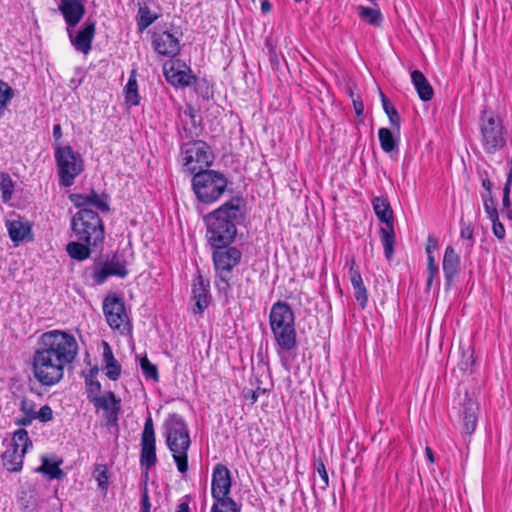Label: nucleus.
Here are the masks:
<instances>
[{
	"label": "nucleus",
	"instance_id": "nucleus-1",
	"mask_svg": "<svg viewBox=\"0 0 512 512\" xmlns=\"http://www.w3.org/2000/svg\"><path fill=\"white\" fill-rule=\"evenodd\" d=\"M245 215V201L233 197L219 208L204 216L207 239L212 247L227 246L234 241L237 228Z\"/></svg>",
	"mask_w": 512,
	"mask_h": 512
},
{
	"label": "nucleus",
	"instance_id": "nucleus-2",
	"mask_svg": "<svg viewBox=\"0 0 512 512\" xmlns=\"http://www.w3.org/2000/svg\"><path fill=\"white\" fill-rule=\"evenodd\" d=\"M166 445L171 451L177 469L184 474L188 471V450L191 446L189 430L184 419L170 414L163 424Z\"/></svg>",
	"mask_w": 512,
	"mask_h": 512
},
{
	"label": "nucleus",
	"instance_id": "nucleus-3",
	"mask_svg": "<svg viewBox=\"0 0 512 512\" xmlns=\"http://www.w3.org/2000/svg\"><path fill=\"white\" fill-rule=\"evenodd\" d=\"M35 349L72 364L78 356L79 346L74 335L54 329L39 336Z\"/></svg>",
	"mask_w": 512,
	"mask_h": 512
},
{
	"label": "nucleus",
	"instance_id": "nucleus-4",
	"mask_svg": "<svg viewBox=\"0 0 512 512\" xmlns=\"http://www.w3.org/2000/svg\"><path fill=\"white\" fill-rule=\"evenodd\" d=\"M227 177L216 170L199 171L191 179L192 191L203 204H212L220 199L228 186Z\"/></svg>",
	"mask_w": 512,
	"mask_h": 512
},
{
	"label": "nucleus",
	"instance_id": "nucleus-5",
	"mask_svg": "<svg viewBox=\"0 0 512 512\" xmlns=\"http://www.w3.org/2000/svg\"><path fill=\"white\" fill-rule=\"evenodd\" d=\"M71 228L78 240L97 248L103 244L105 229L97 212L80 209L71 220Z\"/></svg>",
	"mask_w": 512,
	"mask_h": 512
},
{
	"label": "nucleus",
	"instance_id": "nucleus-6",
	"mask_svg": "<svg viewBox=\"0 0 512 512\" xmlns=\"http://www.w3.org/2000/svg\"><path fill=\"white\" fill-rule=\"evenodd\" d=\"M70 365L38 349L33 352V376L43 386L51 387L58 384L64 377L65 368Z\"/></svg>",
	"mask_w": 512,
	"mask_h": 512
},
{
	"label": "nucleus",
	"instance_id": "nucleus-7",
	"mask_svg": "<svg viewBox=\"0 0 512 512\" xmlns=\"http://www.w3.org/2000/svg\"><path fill=\"white\" fill-rule=\"evenodd\" d=\"M54 157L60 186H72L84 170L83 157L70 145L63 146L61 143L55 145Z\"/></svg>",
	"mask_w": 512,
	"mask_h": 512
},
{
	"label": "nucleus",
	"instance_id": "nucleus-8",
	"mask_svg": "<svg viewBox=\"0 0 512 512\" xmlns=\"http://www.w3.org/2000/svg\"><path fill=\"white\" fill-rule=\"evenodd\" d=\"M213 263L216 272L215 286L219 292L227 294L230 289L231 273L242 257V253L235 247L219 246L213 247Z\"/></svg>",
	"mask_w": 512,
	"mask_h": 512
},
{
	"label": "nucleus",
	"instance_id": "nucleus-9",
	"mask_svg": "<svg viewBox=\"0 0 512 512\" xmlns=\"http://www.w3.org/2000/svg\"><path fill=\"white\" fill-rule=\"evenodd\" d=\"M181 155L184 171L192 177L199 171L209 170L214 160L210 146L202 140L184 143Z\"/></svg>",
	"mask_w": 512,
	"mask_h": 512
},
{
	"label": "nucleus",
	"instance_id": "nucleus-10",
	"mask_svg": "<svg viewBox=\"0 0 512 512\" xmlns=\"http://www.w3.org/2000/svg\"><path fill=\"white\" fill-rule=\"evenodd\" d=\"M103 313L108 325L122 334L130 331V321L122 297L108 295L103 301Z\"/></svg>",
	"mask_w": 512,
	"mask_h": 512
},
{
	"label": "nucleus",
	"instance_id": "nucleus-11",
	"mask_svg": "<svg viewBox=\"0 0 512 512\" xmlns=\"http://www.w3.org/2000/svg\"><path fill=\"white\" fill-rule=\"evenodd\" d=\"M141 452L140 465L144 469L145 475H148L149 469L157 462L156 456V437L154 424L151 415H149L144 423L141 434Z\"/></svg>",
	"mask_w": 512,
	"mask_h": 512
},
{
	"label": "nucleus",
	"instance_id": "nucleus-12",
	"mask_svg": "<svg viewBox=\"0 0 512 512\" xmlns=\"http://www.w3.org/2000/svg\"><path fill=\"white\" fill-rule=\"evenodd\" d=\"M453 408L458 410V418L462 432L467 436H471L477 426L479 412L478 402L466 391L463 396L459 395L458 407L454 406Z\"/></svg>",
	"mask_w": 512,
	"mask_h": 512
},
{
	"label": "nucleus",
	"instance_id": "nucleus-13",
	"mask_svg": "<svg viewBox=\"0 0 512 512\" xmlns=\"http://www.w3.org/2000/svg\"><path fill=\"white\" fill-rule=\"evenodd\" d=\"M163 73L167 82L175 87H187L196 80L190 67L180 60L167 61Z\"/></svg>",
	"mask_w": 512,
	"mask_h": 512
},
{
	"label": "nucleus",
	"instance_id": "nucleus-14",
	"mask_svg": "<svg viewBox=\"0 0 512 512\" xmlns=\"http://www.w3.org/2000/svg\"><path fill=\"white\" fill-rule=\"evenodd\" d=\"M481 133L483 147L487 153H495L504 146L505 139L502 133V126L494 117H490L487 121L483 122Z\"/></svg>",
	"mask_w": 512,
	"mask_h": 512
},
{
	"label": "nucleus",
	"instance_id": "nucleus-15",
	"mask_svg": "<svg viewBox=\"0 0 512 512\" xmlns=\"http://www.w3.org/2000/svg\"><path fill=\"white\" fill-rule=\"evenodd\" d=\"M127 274L128 270L125 262L114 256L111 260L96 263L92 272V278L95 284L100 285L110 276L125 278Z\"/></svg>",
	"mask_w": 512,
	"mask_h": 512
},
{
	"label": "nucleus",
	"instance_id": "nucleus-16",
	"mask_svg": "<svg viewBox=\"0 0 512 512\" xmlns=\"http://www.w3.org/2000/svg\"><path fill=\"white\" fill-rule=\"evenodd\" d=\"M232 487L231 473L224 464H217L213 468L211 481V494L213 499L230 497Z\"/></svg>",
	"mask_w": 512,
	"mask_h": 512
},
{
	"label": "nucleus",
	"instance_id": "nucleus-17",
	"mask_svg": "<svg viewBox=\"0 0 512 512\" xmlns=\"http://www.w3.org/2000/svg\"><path fill=\"white\" fill-rule=\"evenodd\" d=\"M89 400L97 409H102L105 412V418L108 424L115 425L117 423L118 415L121 410V402L112 391L104 395L96 394L89 398Z\"/></svg>",
	"mask_w": 512,
	"mask_h": 512
},
{
	"label": "nucleus",
	"instance_id": "nucleus-18",
	"mask_svg": "<svg viewBox=\"0 0 512 512\" xmlns=\"http://www.w3.org/2000/svg\"><path fill=\"white\" fill-rule=\"evenodd\" d=\"M271 330L295 326V316L289 304L277 301L272 305L269 315Z\"/></svg>",
	"mask_w": 512,
	"mask_h": 512
},
{
	"label": "nucleus",
	"instance_id": "nucleus-19",
	"mask_svg": "<svg viewBox=\"0 0 512 512\" xmlns=\"http://www.w3.org/2000/svg\"><path fill=\"white\" fill-rule=\"evenodd\" d=\"M386 115L391 128H386V153L394 152L400 142L401 117L392 103L386 98Z\"/></svg>",
	"mask_w": 512,
	"mask_h": 512
},
{
	"label": "nucleus",
	"instance_id": "nucleus-20",
	"mask_svg": "<svg viewBox=\"0 0 512 512\" xmlns=\"http://www.w3.org/2000/svg\"><path fill=\"white\" fill-rule=\"evenodd\" d=\"M152 46L155 52L166 57H175L180 52V42L174 34H153Z\"/></svg>",
	"mask_w": 512,
	"mask_h": 512
},
{
	"label": "nucleus",
	"instance_id": "nucleus-21",
	"mask_svg": "<svg viewBox=\"0 0 512 512\" xmlns=\"http://www.w3.org/2000/svg\"><path fill=\"white\" fill-rule=\"evenodd\" d=\"M209 281L198 274L193 283L192 294L195 301L194 313H202L210 303Z\"/></svg>",
	"mask_w": 512,
	"mask_h": 512
},
{
	"label": "nucleus",
	"instance_id": "nucleus-22",
	"mask_svg": "<svg viewBox=\"0 0 512 512\" xmlns=\"http://www.w3.org/2000/svg\"><path fill=\"white\" fill-rule=\"evenodd\" d=\"M443 272L446 289H449L460 272V256L452 246H447L443 256Z\"/></svg>",
	"mask_w": 512,
	"mask_h": 512
},
{
	"label": "nucleus",
	"instance_id": "nucleus-23",
	"mask_svg": "<svg viewBox=\"0 0 512 512\" xmlns=\"http://www.w3.org/2000/svg\"><path fill=\"white\" fill-rule=\"evenodd\" d=\"M59 10L68 27L76 26L82 19L85 7L82 0H60Z\"/></svg>",
	"mask_w": 512,
	"mask_h": 512
},
{
	"label": "nucleus",
	"instance_id": "nucleus-24",
	"mask_svg": "<svg viewBox=\"0 0 512 512\" xmlns=\"http://www.w3.org/2000/svg\"><path fill=\"white\" fill-rule=\"evenodd\" d=\"M272 333L278 347L277 353L283 360V353L291 351L297 346V333L295 326L273 330Z\"/></svg>",
	"mask_w": 512,
	"mask_h": 512
},
{
	"label": "nucleus",
	"instance_id": "nucleus-25",
	"mask_svg": "<svg viewBox=\"0 0 512 512\" xmlns=\"http://www.w3.org/2000/svg\"><path fill=\"white\" fill-rule=\"evenodd\" d=\"M6 227L9 237L14 243L26 240L31 233L30 224L27 221H22L21 219L7 221Z\"/></svg>",
	"mask_w": 512,
	"mask_h": 512
},
{
	"label": "nucleus",
	"instance_id": "nucleus-26",
	"mask_svg": "<svg viewBox=\"0 0 512 512\" xmlns=\"http://www.w3.org/2000/svg\"><path fill=\"white\" fill-rule=\"evenodd\" d=\"M411 80L422 101L427 102L433 98L434 90L421 71L414 70L411 73Z\"/></svg>",
	"mask_w": 512,
	"mask_h": 512
},
{
	"label": "nucleus",
	"instance_id": "nucleus-27",
	"mask_svg": "<svg viewBox=\"0 0 512 512\" xmlns=\"http://www.w3.org/2000/svg\"><path fill=\"white\" fill-rule=\"evenodd\" d=\"M103 361L107 377L116 381L121 375V365L115 359L110 345L105 341L103 342Z\"/></svg>",
	"mask_w": 512,
	"mask_h": 512
},
{
	"label": "nucleus",
	"instance_id": "nucleus-28",
	"mask_svg": "<svg viewBox=\"0 0 512 512\" xmlns=\"http://www.w3.org/2000/svg\"><path fill=\"white\" fill-rule=\"evenodd\" d=\"M349 276L351 284L355 290V297L357 301H359L360 304L364 306L367 301L366 289L364 287L361 274L358 268L356 267L354 259L350 260Z\"/></svg>",
	"mask_w": 512,
	"mask_h": 512
},
{
	"label": "nucleus",
	"instance_id": "nucleus-29",
	"mask_svg": "<svg viewBox=\"0 0 512 512\" xmlns=\"http://www.w3.org/2000/svg\"><path fill=\"white\" fill-rule=\"evenodd\" d=\"M25 453L10 446L2 455L4 467L10 472H18L22 469Z\"/></svg>",
	"mask_w": 512,
	"mask_h": 512
},
{
	"label": "nucleus",
	"instance_id": "nucleus-30",
	"mask_svg": "<svg viewBox=\"0 0 512 512\" xmlns=\"http://www.w3.org/2000/svg\"><path fill=\"white\" fill-rule=\"evenodd\" d=\"M394 215L389 203L386 202V259L390 260L393 254V246L395 243L394 233Z\"/></svg>",
	"mask_w": 512,
	"mask_h": 512
},
{
	"label": "nucleus",
	"instance_id": "nucleus-31",
	"mask_svg": "<svg viewBox=\"0 0 512 512\" xmlns=\"http://www.w3.org/2000/svg\"><path fill=\"white\" fill-rule=\"evenodd\" d=\"M125 102L129 106H137L140 103L138 93V84L136 80V70L131 71L127 84L124 87Z\"/></svg>",
	"mask_w": 512,
	"mask_h": 512
},
{
	"label": "nucleus",
	"instance_id": "nucleus-32",
	"mask_svg": "<svg viewBox=\"0 0 512 512\" xmlns=\"http://www.w3.org/2000/svg\"><path fill=\"white\" fill-rule=\"evenodd\" d=\"M62 461L51 463L46 456L42 457V465L36 469V472L47 475L50 479H62L64 472L60 468Z\"/></svg>",
	"mask_w": 512,
	"mask_h": 512
},
{
	"label": "nucleus",
	"instance_id": "nucleus-33",
	"mask_svg": "<svg viewBox=\"0 0 512 512\" xmlns=\"http://www.w3.org/2000/svg\"><path fill=\"white\" fill-rule=\"evenodd\" d=\"M90 245L81 242H70L66 246V252L68 255L77 261H83L90 257L91 249Z\"/></svg>",
	"mask_w": 512,
	"mask_h": 512
},
{
	"label": "nucleus",
	"instance_id": "nucleus-34",
	"mask_svg": "<svg viewBox=\"0 0 512 512\" xmlns=\"http://www.w3.org/2000/svg\"><path fill=\"white\" fill-rule=\"evenodd\" d=\"M94 34H69L70 42L74 48L87 55L91 50Z\"/></svg>",
	"mask_w": 512,
	"mask_h": 512
},
{
	"label": "nucleus",
	"instance_id": "nucleus-35",
	"mask_svg": "<svg viewBox=\"0 0 512 512\" xmlns=\"http://www.w3.org/2000/svg\"><path fill=\"white\" fill-rule=\"evenodd\" d=\"M157 18H158V14L151 11V9L148 6H146V5L140 6L138 9L137 16H136L139 31L142 32L143 30H145Z\"/></svg>",
	"mask_w": 512,
	"mask_h": 512
},
{
	"label": "nucleus",
	"instance_id": "nucleus-36",
	"mask_svg": "<svg viewBox=\"0 0 512 512\" xmlns=\"http://www.w3.org/2000/svg\"><path fill=\"white\" fill-rule=\"evenodd\" d=\"M239 506L231 497L214 499L211 512H240Z\"/></svg>",
	"mask_w": 512,
	"mask_h": 512
},
{
	"label": "nucleus",
	"instance_id": "nucleus-37",
	"mask_svg": "<svg viewBox=\"0 0 512 512\" xmlns=\"http://www.w3.org/2000/svg\"><path fill=\"white\" fill-rule=\"evenodd\" d=\"M11 446L24 453L32 446V441L24 428H20L14 432Z\"/></svg>",
	"mask_w": 512,
	"mask_h": 512
},
{
	"label": "nucleus",
	"instance_id": "nucleus-38",
	"mask_svg": "<svg viewBox=\"0 0 512 512\" xmlns=\"http://www.w3.org/2000/svg\"><path fill=\"white\" fill-rule=\"evenodd\" d=\"M98 374V368L93 367L89 370L88 374L85 376L86 383V391L88 399L96 394H99L101 391V384L98 380H96V376Z\"/></svg>",
	"mask_w": 512,
	"mask_h": 512
},
{
	"label": "nucleus",
	"instance_id": "nucleus-39",
	"mask_svg": "<svg viewBox=\"0 0 512 512\" xmlns=\"http://www.w3.org/2000/svg\"><path fill=\"white\" fill-rule=\"evenodd\" d=\"M0 191L3 202L11 200L14 191V182L8 173L2 172L0 174Z\"/></svg>",
	"mask_w": 512,
	"mask_h": 512
},
{
	"label": "nucleus",
	"instance_id": "nucleus-40",
	"mask_svg": "<svg viewBox=\"0 0 512 512\" xmlns=\"http://www.w3.org/2000/svg\"><path fill=\"white\" fill-rule=\"evenodd\" d=\"M474 229L471 223L461 221L460 238L466 241L465 249L467 254L471 253L474 245Z\"/></svg>",
	"mask_w": 512,
	"mask_h": 512
},
{
	"label": "nucleus",
	"instance_id": "nucleus-41",
	"mask_svg": "<svg viewBox=\"0 0 512 512\" xmlns=\"http://www.w3.org/2000/svg\"><path fill=\"white\" fill-rule=\"evenodd\" d=\"M359 10H360V12H359L360 18L367 23L374 24L380 19V16H381L380 10L363 7V6L359 7Z\"/></svg>",
	"mask_w": 512,
	"mask_h": 512
},
{
	"label": "nucleus",
	"instance_id": "nucleus-42",
	"mask_svg": "<svg viewBox=\"0 0 512 512\" xmlns=\"http://www.w3.org/2000/svg\"><path fill=\"white\" fill-rule=\"evenodd\" d=\"M140 366L146 378L158 381V369L156 365L152 364L146 356L141 358Z\"/></svg>",
	"mask_w": 512,
	"mask_h": 512
},
{
	"label": "nucleus",
	"instance_id": "nucleus-43",
	"mask_svg": "<svg viewBox=\"0 0 512 512\" xmlns=\"http://www.w3.org/2000/svg\"><path fill=\"white\" fill-rule=\"evenodd\" d=\"M483 204L485 212L487 213L489 219L495 218L497 220L498 210H497V203L492 195H485L483 196Z\"/></svg>",
	"mask_w": 512,
	"mask_h": 512
},
{
	"label": "nucleus",
	"instance_id": "nucleus-44",
	"mask_svg": "<svg viewBox=\"0 0 512 512\" xmlns=\"http://www.w3.org/2000/svg\"><path fill=\"white\" fill-rule=\"evenodd\" d=\"M89 206H94L101 212H109L110 207L106 199H103L96 192L90 194Z\"/></svg>",
	"mask_w": 512,
	"mask_h": 512
},
{
	"label": "nucleus",
	"instance_id": "nucleus-45",
	"mask_svg": "<svg viewBox=\"0 0 512 512\" xmlns=\"http://www.w3.org/2000/svg\"><path fill=\"white\" fill-rule=\"evenodd\" d=\"M20 410L25 414L32 418H36V411H35V403L34 401L23 398L21 400L20 404Z\"/></svg>",
	"mask_w": 512,
	"mask_h": 512
},
{
	"label": "nucleus",
	"instance_id": "nucleus-46",
	"mask_svg": "<svg viewBox=\"0 0 512 512\" xmlns=\"http://www.w3.org/2000/svg\"><path fill=\"white\" fill-rule=\"evenodd\" d=\"M347 91H348L349 96H350V98H351V100L353 102V106H354V110H355L356 115L357 116L362 115L363 109H364V105H363L362 101L360 100L359 95H356L353 92V90H352V88L350 86H348Z\"/></svg>",
	"mask_w": 512,
	"mask_h": 512
},
{
	"label": "nucleus",
	"instance_id": "nucleus-47",
	"mask_svg": "<svg viewBox=\"0 0 512 512\" xmlns=\"http://www.w3.org/2000/svg\"><path fill=\"white\" fill-rule=\"evenodd\" d=\"M36 419H39L41 422H48L53 419V411L49 405H44L40 408L38 412H36Z\"/></svg>",
	"mask_w": 512,
	"mask_h": 512
},
{
	"label": "nucleus",
	"instance_id": "nucleus-48",
	"mask_svg": "<svg viewBox=\"0 0 512 512\" xmlns=\"http://www.w3.org/2000/svg\"><path fill=\"white\" fill-rule=\"evenodd\" d=\"M71 200L76 207L84 209L89 206L90 195L73 194L71 195Z\"/></svg>",
	"mask_w": 512,
	"mask_h": 512
},
{
	"label": "nucleus",
	"instance_id": "nucleus-49",
	"mask_svg": "<svg viewBox=\"0 0 512 512\" xmlns=\"http://www.w3.org/2000/svg\"><path fill=\"white\" fill-rule=\"evenodd\" d=\"M266 47L268 48V52L270 55V61L272 63H278V55L276 52V41H274L273 37H267L265 41Z\"/></svg>",
	"mask_w": 512,
	"mask_h": 512
},
{
	"label": "nucleus",
	"instance_id": "nucleus-50",
	"mask_svg": "<svg viewBox=\"0 0 512 512\" xmlns=\"http://www.w3.org/2000/svg\"><path fill=\"white\" fill-rule=\"evenodd\" d=\"M373 208L379 221L381 223H384V199H382L381 197H376L373 200Z\"/></svg>",
	"mask_w": 512,
	"mask_h": 512
},
{
	"label": "nucleus",
	"instance_id": "nucleus-51",
	"mask_svg": "<svg viewBox=\"0 0 512 512\" xmlns=\"http://www.w3.org/2000/svg\"><path fill=\"white\" fill-rule=\"evenodd\" d=\"M492 221V230L495 237L498 239H503L505 237V228L504 225L499 221V217H497V220L495 218L490 219Z\"/></svg>",
	"mask_w": 512,
	"mask_h": 512
},
{
	"label": "nucleus",
	"instance_id": "nucleus-52",
	"mask_svg": "<svg viewBox=\"0 0 512 512\" xmlns=\"http://www.w3.org/2000/svg\"><path fill=\"white\" fill-rule=\"evenodd\" d=\"M141 512H151V502L148 495L147 485L143 487V494L141 499Z\"/></svg>",
	"mask_w": 512,
	"mask_h": 512
},
{
	"label": "nucleus",
	"instance_id": "nucleus-53",
	"mask_svg": "<svg viewBox=\"0 0 512 512\" xmlns=\"http://www.w3.org/2000/svg\"><path fill=\"white\" fill-rule=\"evenodd\" d=\"M317 472L319 473V475L322 479V482H323V485L321 488L325 489L329 484V477H328V473H327V470L325 468L323 461H319L317 463Z\"/></svg>",
	"mask_w": 512,
	"mask_h": 512
},
{
	"label": "nucleus",
	"instance_id": "nucleus-54",
	"mask_svg": "<svg viewBox=\"0 0 512 512\" xmlns=\"http://www.w3.org/2000/svg\"><path fill=\"white\" fill-rule=\"evenodd\" d=\"M479 176L481 178L482 187L487 191V195H492V183L488 178L487 171H479Z\"/></svg>",
	"mask_w": 512,
	"mask_h": 512
},
{
	"label": "nucleus",
	"instance_id": "nucleus-55",
	"mask_svg": "<svg viewBox=\"0 0 512 512\" xmlns=\"http://www.w3.org/2000/svg\"><path fill=\"white\" fill-rule=\"evenodd\" d=\"M439 274V268L438 266H428L427 267V281H426V288L429 290L432 286L434 277Z\"/></svg>",
	"mask_w": 512,
	"mask_h": 512
},
{
	"label": "nucleus",
	"instance_id": "nucleus-56",
	"mask_svg": "<svg viewBox=\"0 0 512 512\" xmlns=\"http://www.w3.org/2000/svg\"><path fill=\"white\" fill-rule=\"evenodd\" d=\"M437 248H438V239L433 235H429L428 239H427V244L425 247L426 254H433V252L435 250H437Z\"/></svg>",
	"mask_w": 512,
	"mask_h": 512
},
{
	"label": "nucleus",
	"instance_id": "nucleus-57",
	"mask_svg": "<svg viewBox=\"0 0 512 512\" xmlns=\"http://www.w3.org/2000/svg\"><path fill=\"white\" fill-rule=\"evenodd\" d=\"M243 397L246 399V400H250V403L251 404H254L257 402L258 400V394H257V391H254L252 389H244L243 390Z\"/></svg>",
	"mask_w": 512,
	"mask_h": 512
},
{
	"label": "nucleus",
	"instance_id": "nucleus-58",
	"mask_svg": "<svg viewBox=\"0 0 512 512\" xmlns=\"http://www.w3.org/2000/svg\"><path fill=\"white\" fill-rule=\"evenodd\" d=\"M511 185H512V168L510 169V171L507 175L506 182L504 184L503 196H510Z\"/></svg>",
	"mask_w": 512,
	"mask_h": 512
},
{
	"label": "nucleus",
	"instance_id": "nucleus-59",
	"mask_svg": "<svg viewBox=\"0 0 512 512\" xmlns=\"http://www.w3.org/2000/svg\"><path fill=\"white\" fill-rule=\"evenodd\" d=\"M97 481H98V485L102 488H106L107 484H108V475H107V471L106 470H102L101 472H99L98 476H97Z\"/></svg>",
	"mask_w": 512,
	"mask_h": 512
},
{
	"label": "nucleus",
	"instance_id": "nucleus-60",
	"mask_svg": "<svg viewBox=\"0 0 512 512\" xmlns=\"http://www.w3.org/2000/svg\"><path fill=\"white\" fill-rule=\"evenodd\" d=\"M53 137H54L53 147L55 148V145L57 143H60V139L62 137V128H61L60 124H55L53 126Z\"/></svg>",
	"mask_w": 512,
	"mask_h": 512
},
{
	"label": "nucleus",
	"instance_id": "nucleus-61",
	"mask_svg": "<svg viewBox=\"0 0 512 512\" xmlns=\"http://www.w3.org/2000/svg\"><path fill=\"white\" fill-rule=\"evenodd\" d=\"M34 419L35 418H32V417L24 414V417L16 418L15 419V424L18 425V426H28V425H30L32 423V421Z\"/></svg>",
	"mask_w": 512,
	"mask_h": 512
},
{
	"label": "nucleus",
	"instance_id": "nucleus-62",
	"mask_svg": "<svg viewBox=\"0 0 512 512\" xmlns=\"http://www.w3.org/2000/svg\"><path fill=\"white\" fill-rule=\"evenodd\" d=\"M502 205H503V210L507 209V213H511V210H510V206H511L510 196H503V198H502Z\"/></svg>",
	"mask_w": 512,
	"mask_h": 512
},
{
	"label": "nucleus",
	"instance_id": "nucleus-63",
	"mask_svg": "<svg viewBox=\"0 0 512 512\" xmlns=\"http://www.w3.org/2000/svg\"><path fill=\"white\" fill-rule=\"evenodd\" d=\"M176 512H190V509H189V505L187 502H181L178 506H177V510Z\"/></svg>",
	"mask_w": 512,
	"mask_h": 512
},
{
	"label": "nucleus",
	"instance_id": "nucleus-64",
	"mask_svg": "<svg viewBox=\"0 0 512 512\" xmlns=\"http://www.w3.org/2000/svg\"><path fill=\"white\" fill-rule=\"evenodd\" d=\"M378 139H379V143H380L381 148L384 149V139H385L384 127L380 128L378 130Z\"/></svg>",
	"mask_w": 512,
	"mask_h": 512
}]
</instances>
